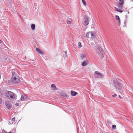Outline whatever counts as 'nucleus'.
<instances>
[{
	"label": "nucleus",
	"mask_w": 133,
	"mask_h": 133,
	"mask_svg": "<svg viewBox=\"0 0 133 133\" xmlns=\"http://www.w3.org/2000/svg\"><path fill=\"white\" fill-rule=\"evenodd\" d=\"M12 77L11 79L12 83L13 84H17L19 83L20 79L17 74L14 71L12 72Z\"/></svg>",
	"instance_id": "1"
},
{
	"label": "nucleus",
	"mask_w": 133,
	"mask_h": 133,
	"mask_svg": "<svg viewBox=\"0 0 133 133\" xmlns=\"http://www.w3.org/2000/svg\"><path fill=\"white\" fill-rule=\"evenodd\" d=\"M113 83L112 86L115 87V88L118 90H121L122 89V84L118 82L116 80L114 79L113 80Z\"/></svg>",
	"instance_id": "2"
},
{
	"label": "nucleus",
	"mask_w": 133,
	"mask_h": 133,
	"mask_svg": "<svg viewBox=\"0 0 133 133\" xmlns=\"http://www.w3.org/2000/svg\"><path fill=\"white\" fill-rule=\"evenodd\" d=\"M6 95L7 97L10 99H16V95L13 92L8 91L6 94Z\"/></svg>",
	"instance_id": "3"
},
{
	"label": "nucleus",
	"mask_w": 133,
	"mask_h": 133,
	"mask_svg": "<svg viewBox=\"0 0 133 133\" xmlns=\"http://www.w3.org/2000/svg\"><path fill=\"white\" fill-rule=\"evenodd\" d=\"M96 54L99 56L103 58V51L102 49L99 46H97L96 48Z\"/></svg>",
	"instance_id": "4"
},
{
	"label": "nucleus",
	"mask_w": 133,
	"mask_h": 133,
	"mask_svg": "<svg viewBox=\"0 0 133 133\" xmlns=\"http://www.w3.org/2000/svg\"><path fill=\"white\" fill-rule=\"evenodd\" d=\"M94 76L96 79L102 78L103 77V74L98 71H96L95 72Z\"/></svg>",
	"instance_id": "5"
},
{
	"label": "nucleus",
	"mask_w": 133,
	"mask_h": 133,
	"mask_svg": "<svg viewBox=\"0 0 133 133\" xmlns=\"http://www.w3.org/2000/svg\"><path fill=\"white\" fill-rule=\"evenodd\" d=\"M87 37L88 38L91 37L93 38L95 37V35L92 32H89L86 34Z\"/></svg>",
	"instance_id": "6"
},
{
	"label": "nucleus",
	"mask_w": 133,
	"mask_h": 133,
	"mask_svg": "<svg viewBox=\"0 0 133 133\" xmlns=\"http://www.w3.org/2000/svg\"><path fill=\"white\" fill-rule=\"evenodd\" d=\"M84 22L83 24L85 26H87L89 23V20L88 17L85 16L84 18Z\"/></svg>",
	"instance_id": "7"
},
{
	"label": "nucleus",
	"mask_w": 133,
	"mask_h": 133,
	"mask_svg": "<svg viewBox=\"0 0 133 133\" xmlns=\"http://www.w3.org/2000/svg\"><path fill=\"white\" fill-rule=\"evenodd\" d=\"M5 104L7 108L9 109H11L12 105L8 101H6L5 102Z\"/></svg>",
	"instance_id": "8"
},
{
	"label": "nucleus",
	"mask_w": 133,
	"mask_h": 133,
	"mask_svg": "<svg viewBox=\"0 0 133 133\" xmlns=\"http://www.w3.org/2000/svg\"><path fill=\"white\" fill-rule=\"evenodd\" d=\"M27 98V97L26 95H22L20 98V100L22 101H24L26 100Z\"/></svg>",
	"instance_id": "9"
},
{
	"label": "nucleus",
	"mask_w": 133,
	"mask_h": 133,
	"mask_svg": "<svg viewBox=\"0 0 133 133\" xmlns=\"http://www.w3.org/2000/svg\"><path fill=\"white\" fill-rule=\"evenodd\" d=\"M71 94L72 96H75L77 94V93L76 92L72 90L71 91Z\"/></svg>",
	"instance_id": "10"
},
{
	"label": "nucleus",
	"mask_w": 133,
	"mask_h": 133,
	"mask_svg": "<svg viewBox=\"0 0 133 133\" xmlns=\"http://www.w3.org/2000/svg\"><path fill=\"white\" fill-rule=\"evenodd\" d=\"M88 64L87 61H84L82 63V65L83 66H86Z\"/></svg>",
	"instance_id": "11"
},
{
	"label": "nucleus",
	"mask_w": 133,
	"mask_h": 133,
	"mask_svg": "<svg viewBox=\"0 0 133 133\" xmlns=\"http://www.w3.org/2000/svg\"><path fill=\"white\" fill-rule=\"evenodd\" d=\"M36 50L39 54H41V55H43V53L38 48H36Z\"/></svg>",
	"instance_id": "12"
},
{
	"label": "nucleus",
	"mask_w": 133,
	"mask_h": 133,
	"mask_svg": "<svg viewBox=\"0 0 133 133\" xmlns=\"http://www.w3.org/2000/svg\"><path fill=\"white\" fill-rule=\"evenodd\" d=\"M114 8L115 9V10L116 11H117L120 13H122L123 12V11L120 10L116 7H114Z\"/></svg>",
	"instance_id": "13"
},
{
	"label": "nucleus",
	"mask_w": 133,
	"mask_h": 133,
	"mask_svg": "<svg viewBox=\"0 0 133 133\" xmlns=\"http://www.w3.org/2000/svg\"><path fill=\"white\" fill-rule=\"evenodd\" d=\"M51 87L54 90H56V86L54 84H52L51 85Z\"/></svg>",
	"instance_id": "14"
},
{
	"label": "nucleus",
	"mask_w": 133,
	"mask_h": 133,
	"mask_svg": "<svg viewBox=\"0 0 133 133\" xmlns=\"http://www.w3.org/2000/svg\"><path fill=\"white\" fill-rule=\"evenodd\" d=\"M116 19V20L119 21V23L120 24V19L118 16L116 15L115 16Z\"/></svg>",
	"instance_id": "15"
},
{
	"label": "nucleus",
	"mask_w": 133,
	"mask_h": 133,
	"mask_svg": "<svg viewBox=\"0 0 133 133\" xmlns=\"http://www.w3.org/2000/svg\"><path fill=\"white\" fill-rule=\"evenodd\" d=\"M120 5H123L124 4L123 0H118Z\"/></svg>",
	"instance_id": "16"
},
{
	"label": "nucleus",
	"mask_w": 133,
	"mask_h": 133,
	"mask_svg": "<svg viewBox=\"0 0 133 133\" xmlns=\"http://www.w3.org/2000/svg\"><path fill=\"white\" fill-rule=\"evenodd\" d=\"M35 25L34 24H32L31 25V27L32 30H34L35 29Z\"/></svg>",
	"instance_id": "17"
},
{
	"label": "nucleus",
	"mask_w": 133,
	"mask_h": 133,
	"mask_svg": "<svg viewBox=\"0 0 133 133\" xmlns=\"http://www.w3.org/2000/svg\"><path fill=\"white\" fill-rule=\"evenodd\" d=\"M78 48H80L82 47V45L81 43L78 42Z\"/></svg>",
	"instance_id": "18"
},
{
	"label": "nucleus",
	"mask_w": 133,
	"mask_h": 133,
	"mask_svg": "<svg viewBox=\"0 0 133 133\" xmlns=\"http://www.w3.org/2000/svg\"><path fill=\"white\" fill-rule=\"evenodd\" d=\"M85 55L84 54H82L81 55L80 57L81 59H83V58L85 57Z\"/></svg>",
	"instance_id": "19"
},
{
	"label": "nucleus",
	"mask_w": 133,
	"mask_h": 133,
	"mask_svg": "<svg viewBox=\"0 0 133 133\" xmlns=\"http://www.w3.org/2000/svg\"><path fill=\"white\" fill-rule=\"evenodd\" d=\"M82 2L84 6H85L86 5V3L84 0H82Z\"/></svg>",
	"instance_id": "20"
},
{
	"label": "nucleus",
	"mask_w": 133,
	"mask_h": 133,
	"mask_svg": "<svg viewBox=\"0 0 133 133\" xmlns=\"http://www.w3.org/2000/svg\"><path fill=\"white\" fill-rule=\"evenodd\" d=\"M112 128L113 129H115L116 128V125H112Z\"/></svg>",
	"instance_id": "21"
},
{
	"label": "nucleus",
	"mask_w": 133,
	"mask_h": 133,
	"mask_svg": "<svg viewBox=\"0 0 133 133\" xmlns=\"http://www.w3.org/2000/svg\"><path fill=\"white\" fill-rule=\"evenodd\" d=\"M67 23L69 24H70L71 23V21H67Z\"/></svg>",
	"instance_id": "22"
},
{
	"label": "nucleus",
	"mask_w": 133,
	"mask_h": 133,
	"mask_svg": "<svg viewBox=\"0 0 133 133\" xmlns=\"http://www.w3.org/2000/svg\"><path fill=\"white\" fill-rule=\"evenodd\" d=\"M120 5L118 7L120 9H122L123 8V7L122 6L123 5Z\"/></svg>",
	"instance_id": "23"
},
{
	"label": "nucleus",
	"mask_w": 133,
	"mask_h": 133,
	"mask_svg": "<svg viewBox=\"0 0 133 133\" xmlns=\"http://www.w3.org/2000/svg\"><path fill=\"white\" fill-rule=\"evenodd\" d=\"M62 96H63L64 97H66L67 96V95L63 93L62 94Z\"/></svg>",
	"instance_id": "24"
},
{
	"label": "nucleus",
	"mask_w": 133,
	"mask_h": 133,
	"mask_svg": "<svg viewBox=\"0 0 133 133\" xmlns=\"http://www.w3.org/2000/svg\"><path fill=\"white\" fill-rule=\"evenodd\" d=\"M15 120V118H13L12 119V121H14Z\"/></svg>",
	"instance_id": "25"
},
{
	"label": "nucleus",
	"mask_w": 133,
	"mask_h": 133,
	"mask_svg": "<svg viewBox=\"0 0 133 133\" xmlns=\"http://www.w3.org/2000/svg\"><path fill=\"white\" fill-rule=\"evenodd\" d=\"M117 96V95L116 94H114L112 95V97H115Z\"/></svg>",
	"instance_id": "26"
},
{
	"label": "nucleus",
	"mask_w": 133,
	"mask_h": 133,
	"mask_svg": "<svg viewBox=\"0 0 133 133\" xmlns=\"http://www.w3.org/2000/svg\"><path fill=\"white\" fill-rule=\"evenodd\" d=\"M16 104V106H18V103H16V104Z\"/></svg>",
	"instance_id": "27"
},
{
	"label": "nucleus",
	"mask_w": 133,
	"mask_h": 133,
	"mask_svg": "<svg viewBox=\"0 0 133 133\" xmlns=\"http://www.w3.org/2000/svg\"><path fill=\"white\" fill-rule=\"evenodd\" d=\"M118 97H119V98L121 99V98H122L121 97V96L120 95H119L118 96Z\"/></svg>",
	"instance_id": "28"
},
{
	"label": "nucleus",
	"mask_w": 133,
	"mask_h": 133,
	"mask_svg": "<svg viewBox=\"0 0 133 133\" xmlns=\"http://www.w3.org/2000/svg\"><path fill=\"white\" fill-rule=\"evenodd\" d=\"M2 102V99H1L0 98V104H1V103Z\"/></svg>",
	"instance_id": "29"
},
{
	"label": "nucleus",
	"mask_w": 133,
	"mask_h": 133,
	"mask_svg": "<svg viewBox=\"0 0 133 133\" xmlns=\"http://www.w3.org/2000/svg\"><path fill=\"white\" fill-rule=\"evenodd\" d=\"M112 86H111V90H113L114 89V88L112 87Z\"/></svg>",
	"instance_id": "30"
},
{
	"label": "nucleus",
	"mask_w": 133,
	"mask_h": 133,
	"mask_svg": "<svg viewBox=\"0 0 133 133\" xmlns=\"http://www.w3.org/2000/svg\"><path fill=\"white\" fill-rule=\"evenodd\" d=\"M1 41L0 40V43H1Z\"/></svg>",
	"instance_id": "31"
},
{
	"label": "nucleus",
	"mask_w": 133,
	"mask_h": 133,
	"mask_svg": "<svg viewBox=\"0 0 133 133\" xmlns=\"http://www.w3.org/2000/svg\"><path fill=\"white\" fill-rule=\"evenodd\" d=\"M8 133H11V132H9Z\"/></svg>",
	"instance_id": "32"
}]
</instances>
